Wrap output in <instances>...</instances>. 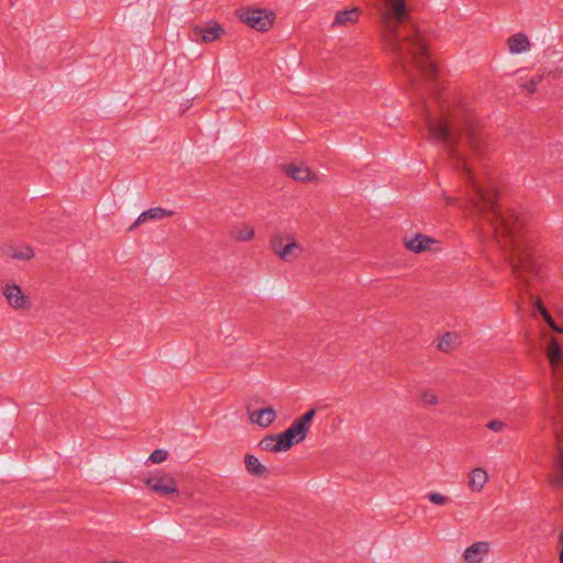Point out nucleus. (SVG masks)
Returning <instances> with one entry per match:
<instances>
[{
    "mask_svg": "<svg viewBox=\"0 0 563 563\" xmlns=\"http://www.w3.org/2000/svg\"><path fill=\"white\" fill-rule=\"evenodd\" d=\"M553 331H555L556 333H563V327H560L558 324L554 325V328H552Z\"/></svg>",
    "mask_w": 563,
    "mask_h": 563,
    "instance_id": "473e14b6",
    "label": "nucleus"
},
{
    "mask_svg": "<svg viewBox=\"0 0 563 563\" xmlns=\"http://www.w3.org/2000/svg\"><path fill=\"white\" fill-rule=\"evenodd\" d=\"M308 432V428L295 420L287 430L279 434L289 450L294 444L302 442L307 438Z\"/></svg>",
    "mask_w": 563,
    "mask_h": 563,
    "instance_id": "0eeeda50",
    "label": "nucleus"
},
{
    "mask_svg": "<svg viewBox=\"0 0 563 563\" xmlns=\"http://www.w3.org/2000/svg\"><path fill=\"white\" fill-rule=\"evenodd\" d=\"M145 485L161 497L178 495L176 479L167 473H157L145 478Z\"/></svg>",
    "mask_w": 563,
    "mask_h": 563,
    "instance_id": "20e7f679",
    "label": "nucleus"
},
{
    "mask_svg": "<svg viewBox=\"0 0 563 563\" xmlns=\"http://www.w3.org/2000/svg\"><path fill=\"white\" fill-rule=\"evenodd\" d=\"M285 240V246L280 250L282 252L278 257L286 263H291L301 255L303 249L290 234H286Z\"/></svg>",
    "mask_w": 563,
    "mask_h": 563,
    "instance_id": "1a4fd4ad",
    "label": "nucleus"
},
{
    "mask_svg": "<svg viewBox=\"0 0 563 563\" xmlns=\"http://www.w3.org/2000/svg\"><path fill=\"white\" fill-rule=\"evenodd\" d=\"M284 173L296 181H311L318 180V176L305 164H285L283 165Z\"/></svg>",
    "mask_w": 563,
    "mask_h": 563,
    "instance_id": "423d86ee",
    "label": "nucleus"
},
{
    "mask_svg": "<svg viewBox=\"0 0 563 563\" xmlns=\"http://www.w3.org/2000/svg\"><path fill=\"white\" fill-rule=\"evenodd\" d=\"M488 481L487 472L482 467H476L468 475V488L472 492H481Z\"/></svg>",
    "mask_w": 563,
    "mask_h": 563,
    "instance_id": "6ab92c4d",
    "label": "nucleus"
},
{
    "mask_svg": "<svg viewBox=\"0 0 563 563\" xmlns=\"http://www.w3.org/2000/svg\"><path fill=\"white\" fill-rule=\"evenodd\" d=\"M426 497L430 500V503L438 506H444L451 501L449 496L438 492H430L426 495Z\"/></svg>",
    "mask_w": 563,
    "mask_h": 563,
    "instance_id": "b1692460",
    "label": "nucleus"
},
{
    "mask_svg": "<svg viewBox=\"0 0 563 563\" xmlns=\"http://www.w3.org/2000/svg\"><path fill=\"white\" fill-rule=\"evenodd\" d=\"M238 15L243 23L261 32L267 31L275 20L273 12L264 9H240Z\"/></svg>",
    "mask_w": 563,
    "mask_h": 563,
    "instance_id": "7ed1b4c3",
    "label": "nucleus"
},
{
    "mask_svg": "<svg viewBox=\"0 0 563 563\" xmlns=\"http://www.w3.org/2000/svg\"><path fill=\"white\" fill-rule=\"evenodd\" d=\"M459 345V334L446 332L438 342V349L444 353L452 352Z\"/></svg>",
    "mask_w": 563,
    "mask_h": 563,
    "instance_id": "aec40b11",
    "label": "nucleus"
},
{
    "mask_svg": "<svg viewBox=\"0 0 563 563\" xmlns=\"http://www.w3.org/2000/svg\"><path fill=\"white\" fill-rule=\"evenodd\" d=\"M555 390L559 393L560 390L563 393V384L556 383Z\"/></svg>",
    "mask_w": 563,
    "mask_h": 563,
    "instance_id": "72a5a7b5",
    "label": "nucleus"
},
{
    "mask_svg": "<svg viewBox=\"0 0 563 563\" xmlns=\"http://www.w3.org/2000/svg\"><path fill=\"white\" fill-rule=\"evenodd\" d=\"M167 456H168V453L166 450H163V449H156L154 450L148 460L154 463V464H158V463H162L164 461L167 460Z\"/></svg>",
    "mask_w": 563,
    "mask_h": 563,
    "instance_id": "a878e982",
    "label": "nucleus"
},
{
    "mask_svg": "<svg viewBox=\"0 0 563 563\" xmlns=\"http://www.w3.org/2000/svg\"><path fill=\"white\" fill-rule=\"evenodd\" d=\"M379 16V32L385 47L411 85H416L411 74L413 67L426 78H433L437 65L430 59L429 46L409 14L405 0H384Z\"/></svg>",
    "mask_w": 563,
    "mask_h": 563,
    "instance_id": "f03ea898",
    "label": "nucleus"
},
{
    "mask_svg": "<svg viewBox=\"0 0 563 563\" xmlns=\"http://www.w3.org/2000/svg\"><path fill=\"white\" fill-rule=\"evenodd\" d=\"M224 33V30L221 25L218 23H213L212 25H209L207 27L202 26H195L191 30V38L197 40L198 37H201L203 42H212L220 37Z\"/></svg>",
    "mask_w": 563,
    "mask_h": 563,
    "instance_id": "9d476101",
    "label": "nucleus"
},
{
    "mask_svg": "<svg viewBox=\"0 0 563 563\" xmlns=\"http://www.w3.org/2000/svg\"><path fill=\"white\" fill-rule=\"evenodd\" d=\"M260 448L267 452L287 451V446L280 434H267L258 443Z\"/></svg>",
    "mask_w": 563,
    "mask_h": 563,
    "instance_id": "f3484780",
    "label": "nucleus"
},
{
    "mask_svg": "<svg viewBox=\"0 0 563 563\" xmlns=\"http://www.w3.org/2000/svg\"><path fill=\"white\" fill-rule=\"evenodd\" d=\"M534 306H536V309L540 312L541 316H543L544 313L549 312L547 310V308L544 307V305H543V302H542V300L540 298L536 299Z\"/></svg>",
    "mask_w": 563,
    "mask_h": 563,
    "instance_id": "c756f323",
    "label": "nucleus"
},
{
    "mask_svg": "<svg viewBox=\"0 0 563 563\" xmlns=\"http://www.w3.org/2000/svg\"><path fill=\"white\" fill-rule=\"evenodd\" d=\"M544 321L549 324V327L552 329L556 324L553 318L549 312L544 313L543 316Z\"/></svg>",
    "mask_w": 563,
    "mask_h": 563,
    "instance_id": "7c9ffc66",
    "label": "nucleus"
},
{
    "mask_svg": "<svg viewBox=\"0 0 563 563\" xmlns=\"http://www.w3.org/2000/svg\"><path fill=\"white\" fill-rule=\"evenodd\" d=\"M548 357L552 366H555L559 362L563 361V352L560 344L554 339L550 342Z\"/></svg>",
    "mask_w": 563,
    "mask_h": 563,
    "instance_id": "4be33fe9",
    "label": "nucleus"
},
{
    "mask_svg": "<svg viewBox=\"0 0 563 563\" xmlns=\"http://www.w3.org/2000/svg\"><path fill=\"white\" fill-rule=\"evenodd\" d=\"M2 252L5 256H8L10 258L21 260V261H30L35 255L32 247H30L27 245H22V246H16V247L12 246V245H8L2 249Z\"/></svg>",
    "mask_w": 563,
    "mask_h": 563,
    "instance_id": "a211bd4d",
    "label": "nucleus"
},
{
    "mask_svg": "<svg viewBox=\"0 0 563 563\" xmlns=\"http://www.w3.org/2000/svg\"><path fill=\"white\" fill-rule=\"evenodd\" d=\"M231 235L239 242L251 241L254 238V229L249 224H242L233 228Z\"/></svg>",
    "mask_w": 563,
    "mask_h": 563,
    "instance_id": "412c9836",
    "label": "nucleus"
},
{
    "mask_svg": "<svg viewBox=\"0 0 563 563\" xmlns=\"http://www.w3.org/2000/svg\"><path fill=\"white\" fill-rule=\"evenodd\" d=\"M489 551V544L484 541H478L468 547L464 552V560L466 563H482L484 556Z\"/></svg>",
    "mask_w": 563,
    "mask_h": 563,
    "instance_id": "4468645a",
    "label": "nucleus"
},
{
    "mask_svg": "<svg viewBox=\"0 0 563 563\" xmlns=\"http://www.w3.org/2000/svg\"><path fill=\"white\" fill-rule=\"evenodd\" d=\"M426 123L429 136L443 143L455 168L472 187L470 203L490 224L518 286H530L531 282L541 277L540 263L534 253L537 236L526 213L516 210L501 212L496 190L476 183L467 154L470 152L475 158L483 159L492 151V144L473 110L466 104H453L442 108L439 119L427 112Z\"/></svg>",
    "mask_w": 563,
    "mask_h": 563,
    "instance_id": "f257e3e1",
    "label": "nucleus"
},
{
    "mask_svg": "<svg viewBox=\"0 0 563 563\" xmlns=\"http://www.w3.org/2000/svg\"><path fill=\"white\" fill-rule=\"evenodd\" d=\"M521 87L527 90L529 93H534L537 91L538 85L533 80H529L521 85Z\"/></svg>",
    "mask_w": 563,
    "mask_h": 563,
    "instance_id": "c85d7f7f",
    "label": "nucleus"
},
{
    "mask_svg": "<svg viewBox=\"0 0 563 563\" xmlns=\"http://www.w3.org/2000/svg\"><path fill=\"white\" fill-rule=\"evenodd\" d=\"M420 401L426 406H433L439 402V399L432 390L426 389L420 393Z\"/></svg>",
    "mask_w": 563,
    "mask_h": 563,
    "instance_id": "393cba45",
    "label": "nucleus"
},
{
    "mask_svg": "<svg viewBox=\"0 0 563 563\" xmlns=\"http://www.w3.org/2000/svg\"><path fill=\"white\" fill-rule=\"evenodd\" d=\"M249 418L253 423H256L262 428H268L276 419V411L273 407H266L254 411L249 410Z\"/></svg>",
    "mask_w": 563,
    "mask_h": 563,
    "instance_id": "ddd939ff",
    "label": "nucleus"
},
{
    "mask_svg": "<svg viewBox=\"0 0 563 563\" xmlns=\"http://www.w3.org/2000/svg\"><path fill=\"white\" fill-rule=\"evenodd\" d=\"M2 295L7 302L13 309H27L30 307V299L25 296L21 287L14 283H7L2 287Z\"/></svg>",
    "mask_w": 563,
    "mask_h": 563,
    "instance_id": "39448f33",
    "label": "nucleus"
},
{
    "mask_svg": "<svg viewBox=\"0 0 563 563\" xmlns=\"http://www.w3.org/2000/svg\"><path fill=\"white\" fill-rule=\"evenodd\" d=\"M560 563H563V562H560Z\"/></svg>",
    "mask_w": 563,
    "mask_h": 563,
    "instance_id": "f704fd0d",
    "label": "nucleus"
},
{
    "mask_svg": "<svg viewBox=\"0 0 563 563\" xmlns=\"http://www.w3.org/2000/svg\"><path fill=\"white\" fill-rule=\"evenodd\" d=\"M285 236L280 232H275L269 240L271 250L277 255H280V250L285 246Z\"/></svg>",
    "mask_w": 563,
    "mask_h": 563,
    "instance_id": "5701e85b",
    "label": "nucleus"
},
{
    "mask_svg": "<svg viewBox=\"0 0 563 563\" xmlns=\"http://www.w3.org/2000/svg\"><path fill=\"white\" fill-rule=\"evenodd\" d=\"M314 416H316V409L312 408V409L308 410L306 413H303L299 419H297V421L299 423H301L303 427L309 429L310 423Z\"/></svg>",
    "mask_w": 563,
    "mask_h": 563,
    "instance_id": "bb28decb",
    "label": "nucleus"
},
{
    "mask_svg": "<svg viewBox=\"0 0 563 563\" xmlns=\"http://www.w3.org/2000/svg\"><path fill=\"white\" fill-rule=\"evenodd\" d=\"M435 243L437 241L434 239L421 233H417L415 236L404 239V245L406 249L415 253H422L431 250V246Z\"/></svg>",
    "mask_w": 563,
    "mask_h": 563,
    "instance_id": "6e6552de",
    "label": "nucleus"
},
{
    "mask_svg": "<svg viewBox=\"0 0 563 563\" xmlns=\"http://www.w3.org/2000/svg\"><path fill=\"white\" fill-rule=\"evenodd\" d=\"M174 214V211L167 210L161 207H154L150 208L148 210L143 211L137 219L134 221V223L129 228V231L135 230L137 227H140L142 223L148 221V220H156V219H163L168 218Z\"/></svg>",
    "mask_w": 563,
    "mask_h": 563,
    "instance_id": "9b49d317",
    "label": "nucleus"
},
{
    "mask_svg": "<svg viewBox=\"0 0 563 563\" xmlns=\"http://www.w3.org/2000/svg\"><path fill=\"white\" fill-rule=\"evenodd\" d=\"M360 8H352L350 10L338 11L334 16L332 26H350L358 22L361 16Z\"/></svg>",
    "mask_w": 563,
    "mask_h": 563,
    "instance_id": "2eb2a0df",
    "label": "nucleus"
},
{
    "mask_svg": "<svg viewBox=\"0 0 563 563\" xmlns=\"http://www.w3.org/2000/svg\"><path fill=\"white\" fill-rule=\"evenodd\" d=\"M507 43L511 54H521L528 52L531 47L528 36L521 32L509 36Z\"/></svg>",
    "mask_w": 563,
    "mask_h": 563,
    "instance_id": "dca6fc26",
    "label": "nucleus"
},
{
    "mask_svg": "<svg viewBox=\"0 0 563 563\" xmlns=\"http://www.w3.org/2000/svg\"><path fill=\"white\" fill-rule=\"evenodd\" d=\"M487 428L494 432H501L506 429V423L499 420H492L487 423Z\"/></svg>",
    "mask_w": 563,
    "mask_h": 563,
    "instance_id": "cd10ccee",
    "label": "nucleus"
},
{
    "mask_svg": "<svg viewBox=\"0 0 563 563\" xmlns=\"http://www.w3.org/2000/svg\"><path fill=\"white\" fill-rule=\"evenodd\" d=\"M244 465L246 472L257 478H266L269 476V470L260 462V460L253 454L244 455Z\"/></svg>",
    "mask_w": 563,
    "mask_h": 563,
    "instance_id": "f8f14e48",
    "label": "nucleus"
},
{
    "mask_svg": "<svg viewBox=\"0 0 563 563\" xmlns=\"http://www.w3.org/2000/svg\"><path fill=\"white\" fill-rule=\"evenodd\" d=\"M543 78H544V76L541 74V75L534 76L533 78H531V80L536 81V84L539 85L543 80Z\"/></svg>",
    "mask_w": 563,
    "mask_h": 563,
    "instance_id": "2f4dec72",
    "label": "nucleus"
}]
</instances>
